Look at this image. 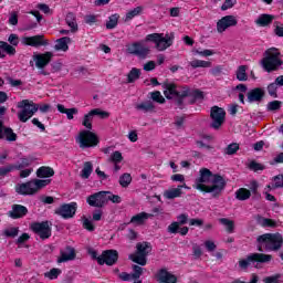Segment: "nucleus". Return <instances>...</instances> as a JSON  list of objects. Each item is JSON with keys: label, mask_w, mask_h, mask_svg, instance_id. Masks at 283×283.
<instances>
[{"label": "nucleus", "mask_w": 283, "mask_h": 283, "mask_svg": "<svg viewBox=\"0 0 283 283\" xmlns=\"http://www.w3.org/2000/svg\"><path fill=\"white\" fill-rule=\"evenodd\" d=\"M192 187L193 189L203 191L205 193L220 196L227 187V180H224V177L211 172L209 168H201L199 170V177L195 180Z\"/></svg>", "instance_id": "nucleus-1"}, {"label": "nucleus", "mask_w": 283, "mask_h": 283, "mask_svg": "<svg viewBox=\"0 0 283 283\" xmlns=\"http://www.w3.org/2000/svg\"><path fill=\"white\" fill-rule=\"evenodd\" d=\"M164 95L166 98H175L177 101L180 109H182V102L185 98H193V101H202L205 94L199 90H191L189 86H176L174 83H168L165 85Z\"/></svg>", "instance_id": "nucleus-2"}, {"label": "nucleus", "mask_w": 283, "mask_h": 283, "mask_svg": "<svg viewBox=\"0 0 283 283\" xmlns=\"http://www.w3.org/2000/svg\"><path fill=\"white\" fill-rule=\"evenodd\" d=\"M18 109V118L20 123H28L30 118L34 116L40 109L42 114H45L50 112V105L49 104H43V105H38L34 102H31L30 99H23L18 103L17 105Z\"/></svg>", "instance_id": "nucleus-3"}, {"label": "nucleus", "mask_w": 283, "mask_h": 283, "mask_svg": "<svg viewBox=\"0 0 283 283\" xmlns=\"http://www.w3.org/2000/svg\"><path fill=\"white\" fill-rule=\"evenodd\" d=\"M282 53H280V50L271 48L264 52L261 65L265 72H276V70L282 67Z\"/></svg>", "instance_id": "nucleus-4"}, {"label": "nucleus", "mask_w": 283, "mask_h": 283, "mask_svg": "<svg viewBox=\"0 0 283 283\" xmlns=\"http://www.w3.org/2000/svg\"><path fill=\"white\" fill-rule=\"evenodd\" d=\"M50 180L48 179H33L25 184H18L15 186V191L20 196H34L39 189H43V187H48Z\"/></svg>", "instance_id": "nucleus-5"}, {"label": "nucleus", "mask_w": 283, "mask_h": 283, "mask_svg": "<svg viewBox=\"0 0 283 283\" xmlns=\"http://www.w3.org/2000/svg\"><path fill=\"white\" fill-rule=\"evenodd\" d=\"M145 41L154 43L158 52H165L167 48L174 45V34L151 33L146 35Z\"/></svg>", "instance_id": "nucleus-6"}, {"label": "nucleus", "mask_w": 283, "mask_h": 283, "mask_svg": "<svg viewBox=\"0 0 283 283\" xmlns=\"http://www.w3.org/2000/svg\"><path fill=\"white\" fill-rule=\"evenodd\" d=\"M259 244H262L266 251H280L283 244L281 233H265L258 237Z\"/></svg>", "instance_id": "nucleus-7"}, {"label": "nucleus", "mask_w": 283, "mask_h": 283, "mask_svg": "<svg viewBox=\"0 0 283 283\" xmlns=\"http://www.w3.org/2000/svg\"><path fill=\"white\" fill-rule=\"evenodd\" d=\"M136 249V252L129 255V260L135 262V264H139V266H145L147 264V256L151 253V243L139 242Z\"/></svg>", "instance_id": "nucleus-8"}, {"label": "nucleus", "mask_w": 283, "mask_h": 283, "mask_svg": "<svg viewBox=\"0 0 283 283\" xmlns=\"http://www.w3.org/2000/svg\"><path fill=\"white\" fill-rule=\"evenodd\" d=\"M271 260H273L271 254L252 253L245 259L239 260L238 266L241 271H247L249 266H251V264H255V262H261L264 264L266 262H271Z\"/></svg>", "instance_id": "nucleus-9"}, {"label": "nucleus", "mask_w": 283, "mask_h": 283, "mask_svg": "<svg viewBox=\"0 0 283 283\" xmlns=\"http://www.w3.org/2000/svg\"><path fill=\"white\" fill-rule=\"evenodd\" d=\"M76 143H78L81 149H87L90 147H96L98 145V136L92 130H81Z\"/></svg>", "instance_id": "nucleus-10"}, {"label": "nucleus", "mask_w": 283, "mask_h": 283, "mask_svg": "<svg viewBox=\"0 0 283 283\" xmlns=\"http://www.w3.org/2000/svg\"><path fill=\"white\" fill-rule=\"evenodd\" d=\"M210 118L212 119V129H220L224 125L227 112L222 107L213 106L210 111Z\"/></svg>", "instance_id": "nucleus-11"}, {"label": "nucleus", "mask_w": 283, "mask_h": 283, "mask_svg": "<svg viewBox=\"0 0 283 283\" xmlns=\"http://www.w3.org/2000/svg\"><path fill=\"white\" fill-rule=\"evenodd\" d=\"M31 230L33 233H36L41 240H48V238H51L52 235V228L48 221L32 223Z\"/></svg>", "instance_id": "nucleus-12"}, {"label": "nucleus", "mask_w": 283, "mask_h": 283, "mask_svg": "<svg viewBox=\"0 0 283 283\" xmlns=\"http://www.w3.org/2000/svg\"><path fill=\"white\" fill-rule=\"evenodd\" d=\"M76 202L64 203L55 210V213L64 220H70V218H74V216H76Z\"/></svg>", "instance_id": "nucleus-13"}, {"label": "nucleus", "mask_w": 283, "mask_h": 283, "mask_svg": "<svg viewBox=\"0 0 283 283\" xmlns=\"http://www.w3.org/2000/svg\"><path fill=\"white\" fill-rule=\"evenodd\" d=\"M118 261V251L116 250H106L97 258V264L103 266V264H107V266H114Z\"/></svg>", "instance_id": "nucleus-14"}, {"label": "nucleus", "mask_w": 283, "mask_h": 283, "mask_svg": "<svg viewBox=\"0 0 283 283\" xmlns=\"http://www.w3.org/2000/svg\"><path fill=\"white\" fill-rule=\"evenodd\" d=\"M21 43L22 45H29L30 48H43L49 45L44 35L22 36Z\"/></svg>", "instance_id": "nucleus-15"}, {"label": "nucleus", "mask_w": 283, "mask_h": 283, "mask_svg": "<svg viewBox=\"0 0 283 283\" xmlns=\"http://www.w3.org/2000/svg\"><path fill=\"white\" fill-rule=\"evenodd\" d=\"M129 54H135L139 59H146L149 55V48L143 42H135L127 48Z\"/></svg>", "instance_id": "nucleus-16"}, {"label": "nucleus", "mask_w": 283, "mask_h": 283, "mask_svg": "<svg viewBox=\"0 0 283 283\" xmlns=\"http://www.w3.org/2000/svg\"><path fill=\"white\" fill-rule=\"evenodd\" d=\"M235 25H238V19L233 15H226L217 22V31L222 34L228 28H233Z\"/></svg>", "instance_id": "nucleus-17"}, {"label": "nucleus", "mask_w": 283, "mask_h": 283, "mask_svg": "<svg viewBox=\"0 0 283 283\" xmlns=\"http://www.w3.org/2000/svg\"><path fill=\"white\" fill-rule=\"evenodd\" d=\"M86 202L87 205H90V207H97V208L105 207V205H107V199L105 198V191H99L88 196L86 199Z\"/></svg>", "instance_id": "nucleus-18"}, {"label": "nucleus", "mask_w": 283, "mask_h": 283, "mask_svg": "<svg viewBox=\"0 0 283 283\" xmlns=\"http://www.w3.org/2000/svg\"><path fill=\"white\" fill-rule=\"evenodd\" d=\"M52 56H54L52 52L39 53L33 55L35 66L39 70H43V67H46L50 64V61H52Z\"/></svg>", "instance_id": "nucleus-19"}, {"label": "nucleus", "mask_w": 283, "mask_h": 283, "mask_svg": "<svg viewBox=\"0 0 283 283\" xmlns=\"http://www.w3.org/2000/svg\"><path fill=\"white\" fill-rule=\"evenodd\" d=\"M76 258V251L72 247H66L60 252L57 258V264H63V262H70Z\"/></svg>", "instance_id": "nucleus-20"}, {"label": "nucleus", "mask_w": 283, "mask_h": 283, "mask_svg": "<svg viewBox=\"0 0 283 283\" xmlns=\"http://www.w3.org/2000/svg\"><path fill=\"white\" fill-rule=\"evenodd\" d=\"M157 279L158 282L160 283H176L178 282V277L174 274H171L170 272H168L167 270H160L157 273Z\"/></svg>", "instance_id": "nucleus-21"}, {"label": "nucleus", "mask_w": 283, "mask_h": 283, "mask_svg": "<svg viewBox=\"0 0 283 283\" xmlns=\"http://www.w3.org/2000/svg\"><path fill=\"white\" fill-rule=\"evenodd\" d=\"M27 214H28V208H25V206H21V205H13L12 210L9 211V216L13 220L23 218V216H27Z\"/></svg>", "instance_id": "nucleus-22"}, {"label": "nucleus", "mask_w": 283, "mask_h": 283, "mask_svg": "<svg viewBox=\"0 0 283 283\" xmlns=\"http://www.w3.org/2000/svg\"><path fill=\"white\" fill-rule=\"evenodd\" d=\"M149 218H154V214L147 212H140L132 217L130 223L136 224L137 227L143 226Z\"/></svg>", "instance_id": "nucleus-23"}, {"label": "nucleus", "mask_w": 283, "mask_h": 283, "mask_svg": "<svg viewBox=\"0 0 283 283\" xmlns=\"http://www.w3.org/2000/svg\"><path fill=\"white\" fill-rule=\"evenodd\" d=\"M6 54H9V56H14L17 54V49L8 44V42L0 41V59H4Z\"/></svg>", "instance_id": "nucleus-24"}, {"label": "nucleus", "mask_w": 283, "mask_h": 283, "mask_svg": "<svg viewBox=\"0 0 283 283\" xmlns=\"http://www.w3.org/2000/svg\"><path fill=\"white\" fill-rule=\"evenodd\" d=\"M137 112H144V114L156 112V105L151 101H145L135 105Z\"/></svg>", "instance_id": "nucleus-25"}, {"label": "nucleus", "mask_w": 283, "mask_h": 283, "mask_svg": "<svg viewBox=\"0 0 283 283\" xmlns=\"http://www.w3.org/2000/svg\"><path fill=\"white\" fill-rule=\"evenodd\" d=\"M263 97H264V90L262 88H254L248 92L249 103H258L262 101Z\"/></svg>", "instance_id": "nucleus-26"}, {"label": "nucleus", "mask_w": 283, "mask_h": 283, "mask_svg": "<svg viewBox=\"0 0 283 283\" xmlns=\"http://www.w3.org/2000/svg\"><path fill=\"white\" fill-rule=\"evenodd\" d=\"M70 43H72V40L69 36L57 39L54 50H56L57 52H67V50H70Z\"/></svg>", "instance_id": "nucleus-27"}, {"label": "nucleus", "mask_w": 283, "mask_h": 283, "mask_svg": "<svg viewBox=\"0 0 283 283\" xmlns=\"http://www.w3.org/2000/svg\"><path fill=\"white\" fill-rule=\"evenodd\" d=\"M273 19H275L274 15L263 13L258 17L254 23H256L259 28H266V25H271L273 23Z\"/></svg>", "instance_id": "nucleus-28"}, {"label": "nucleus", "mask_w": 283, "mask_h": 283, "mask_svg": "<svg viewBox=\"0 0 283 283\" xmlns=\"http://www.w3.org/2000/svg\"><path fill=\"white\" fill-rule=\"evenodd\" d=\"M57 112H60V114H65L67 120H74V116L76 114H78V108L73 107V108H65V106L63 104H57Z\"/></svg>", "instance_id": "nucleus-29"}, {"label": "nucleus", "mask_w": 283, "mask_h": 283, "mask_svg": "<svg viewBox=\"0 0 283 283\" xmlns=\"http://www.w3.org/2000/svg\"><path fill=\"white\" fill-rule=\"evenodd\" d=\"M182 197V190H180V187L177 186V188H169L164 191V198L166 200H175V198H181Z\"/></svg>", "instance_id": "nucleus-30"}, {"label": "nucleus", "mask_w": 283, "mask_h": 283, "mask_svg": "<svg viewBox=\"0 0 283 283\" xmlns=\"http://www.w3.org/2000/svg\"><path fill=\"white\" fill-rule=\"evenodd\" d=\"M93 171H94V165H92V161H85L80 176L83 180H87V178L92 176Z\"/></svg>", "instance_id": "nucleus-31"}, {"label": "nucleus", "mask_w": 283, "mask_h": 283, "mask_svg": "<svg viewBox=\"0 0 283 283\" xmlns=\"http://www.w3.org/2000/svg\"><path fill=\"white\" fill-rule=\"evenodd\" d=\"M143 10H145V8L140 6L129 10L126 12L124 21H132V19H135V17H140V14H143Z\"/></svg>", "instance_id": "nucleus-32"}, {"label": "nucleus", "mask_w": 283, "mask_h": 283, "mask_svg": "<svg viewBox=\"0 0 283 283\" xmlns=\"http://www.w3.org/2000/svg\"><path fill=\"white\" fill-rule=\"evenodd\" d=\"M38 178H52L54 176V169L42 166L36 171Z\"/></svg>", "instance_id": "nucleus-33"}, {"label": "nucleus", "mask_w": 283, "mask_h": 283, "mask_svg": "<svg viewBox=\"0 0 283 283\" xmlns=\"http://www.w3.org/2000/svg\"><path fill=\"white\" fill-rule=\"evenodd\" d=\"M36 160L34 157H25L20 159L17 165H13L14 169H25V167H30Z\"/></svg>", "instance_id": "nucleus-34"}, {"label": "nucleus", "mask_w": 283, "mask_h": 283, "mask_svg": "<svg viewBox=\"0 0 283 283\" xmlns=\"http://www.w3.org/2000/svg\"><path fill=\"white\" fill-rule=\"evenodd\" d=\"M256 222H258V224H260V227H265V228L270 227L272 229L277 227V222H275V220L266 219V218L260 217V216H258Z\"/></svg>", "instance_id": "nucleus-35"}, {"label": "nucleus", "mask_w": 283, "mask_h": 283, "mask_svg": "<svg viewBox=\"0 0 283 283\" xmlns=\"http://www.w3.org/2000/svg\"><path fill=\"white\" fill-rule=\"evenodd\" d=\"M92 123H94V115L92 111H90L87 114H85L82 118V125L88 130H92Z\"/></svg>", "instance_id": "nucleus-36"}, {"label": "nucleus", "mask_w": 283, "mask_h": 283, "mask_svg": "<svg viewBox=\"0 0 283 283\" xmlns=\"http://www.w3.org/2000/svg\"><path fill=\"white\" fill-rule=\"evenodd\" d=\"M283 188V175H277L273 178L272 185H268L266 189L268 191H271V189H280Z\"/></svg>", "instance_id": "nucleus-37"}, {"label": "nucleus", "mask_w": 283, "mask_h": 283, "mask_svg": "<svg viewBox=\"0 0 283 283\" xmlns=\"http://www.w3.org/2000/svg\"><path fill=\"white\" fill-rule=\"evenodd\" d=\"M235 198L237 200H249V198H251V190L247 189V188H240L235 191Z\"/></svg>", "instance_id": "nucleus-38"}, {"label": "nucleus", "mask_w": 283, "mask_h": 283, "mask_svg": "<svg viewBox=\"0 0 283 283\" xmlns=\"http://www.w3.org/2000/svg\"><path fill=\"white\" fill-rule=\"evenodd\" d=\"M140 78V69L133 67L127 74V83H136Z\"/></svg>", "instance_id": "nucleus-39"}, {"label": "nucleus", "mask_w": 283, "mask_h": 283, "mask_svg": "<svg viewBox=\"0 0 283 283\" xmlns=\"http://www.w3.org/2000/svg\"><path fill=\"white\" fill-rule=\"evenodd\" d=\"M247 70H248L247 65H240L237 69L235 76H237L238 81H248L249 80V75H247Z\"/></svg>", "instance_id": "nucleus-40"}, {"label": "nucleus", "mask_w": 283, "mask_h": 283, "mask_svg": "<svg viewBox=\"0 0 283 283\" xmlns=\"http://www.w3.org/2000/svg\"><path fill=\"white\" fill-rule=\"evenodd\" d=\"M219 222H220V224L226 227V230L228 231V233H233V231L235 229V222H233V220H230L227 218H221V219H219Z\"/></svg>", "instance_id": "nucleus-41"}, {"label": "nucleus", "mask_w": 283, "mask_h": 283, "mask_svg": "<svg viewBox=\"0 0 283 283\" xmlns=\"http://www.w3.org/2000/svg\"><path fill=\"white\" fill-rule=\"evenodd\" d=\"M2 138H6L10 143H14V140H17V134L12 128L4 127L2 128Z\"/></svg>", "instance_id": "nucleus-42"}, {"label": "nucleus", "mask_w": 283, "mask_h": 283, "mask_svg": "<svg viewBox=\"0 0 283 283\" xmlns=\"http://www.w3.org/2000/svg\"><path fill=\"white\" fill-rule=\"evenodd\" d=\"M189 65H191L193 67V70L198 69V67H211V62L210 61H205V60H192L189 62Z\"/></svg>", "instance_id": "nucleus-43"}, {"label": "nucleus", "mask_w": 283, "mask_h": 283, "mask_svg": "<svg viewBox=\"0 0 283 283\" xmlns=\"http://www.w3.org/2000/svg\"><path fill=\"white\" fill-rule=\"evenodd\" d=\"M105 199H106V202H113L114 205H120V202H123V199L120 198V196L118 195H114L109 191H105Z\"/></svg>", "instance_id": "nucleus-44"}, {"label": "nucleus", "mask_w": 283, "mask_h": 283, "mask_svg": "<svg viewBox=\"0 0 283 283\" xmlns=\"http://www.w3.org/2000/svg\"><path fill=\"white\" fill-rule=\"evenodd\" d=\"M149 96L154 103H159V105H163L165 103V97L159 91L150 92Z\"/></svg>", "instance_id": "nucleus-45"}, {"label": "nucleus", "mask_w": 283, "mask_h": 283, "mask_svg": "<svg viewBox=\"0 0 283 283\" xmlns=\"http://www.w3.org/2000/svg\"><path fill=\"white\" fill-rule=\"evenodd\" d=\"M61 273V269L53 268L49 272L44 273V277H48L49 280H56Z\"/></svg>", "instance_id": "nucleus-46"}, {"label": "nucleus", "mask_w": 283, "mask_h": 283, "mask_svg": "<svg viewBox=\"0 0 283 283\" xmlns=\"http://www.w3.org/2000/svg\"><path fill=\"white\" fill-rule=\"evenodd\" d=\"M277 87H280V83H277V77H276L274 83H271L268 86V92H269L270 96L277 98Z\"/></svg>", "instance_id": "nucleus-47"}, {"label": "nucleus", "mask_w": 283, "mask_h": 283, "mask_svg": "<svg viewBox=\"0 0 283 283\" xmlns=\"http://www.w3.org/2000/svg\"><path fill=\"white\" fill-rule=\"evenodd\" d=\"M120 187L127 188L128 185H132V175L125 172L119 177Z\"/></svg>", "instance_id": "nucleus-48"}, {"label": "nucleus", "mask_w": 283, "mask_h": 283, "mask_svg": "<svg viewBox=\"0 0 283 283\" xmlns=\"http://www.w3.org/2000/svg\"><path fill=\"white\" fill-rule=\"evenodd\" d=\"M263 283H283L282 274H274L263 279Z\"/></svg>", "instance_id": "nucleus-49"}, {"label": "nucleus", "mask_w": 283, "mask_h": 283, "mask_svg": "<svg viewBox=\"0 0 283 283\" xmlns=\"http://www.w3.org/2000/svg\"><path fill=\"white\" fill-rule=\"evenodd\" d=\"M66 23L71 28L72 32H76L78 27L76 24V20L74 19V14L69 13L66 15Z\"/></svg>", "instance_id": "nucleus-50"}, {"label": "nucleus", "mask_w": 283, "mask_h": 283, "mask_svg": "<svg viewBox=\"0 0 283 283\" xmlns=\"http://www.w3.org/2000/svg\"><path fill=\"white\" fill-rule=\"evenodd\" d=\"M116 25H118V15L113 14L109 17V20L106 23V28H107V30H114V28H116Z\"/></svg>", "instance_id": "nucleus-51"}, {"label": "nucleus", "mask_w": 283, "mask_h": 283, "mask_svg": "<svg viewBox=\"0 0 283 283\" xmlns=\"http://www.w3.org/2000/svg\"><path fill=\"white\" fill-rule=\"evenodd\" d=\"M91 113L93 114V117L99 116V118H109V113L101 108L91 109Z\"/></svg>", "instance_id": "nucleus-52"}, {"label": "nucleus", "mask_w": 283, "mask_h": 283, "mask_svg": "<svg viewBox=\"0 0 283 283\" xmlns=\"http://www.w3.org/2000/svg\"><path fill=\"white\" fill-rule=\"evenodd\" d=\"M144 269L139 265H133V273L130 274L133 280H139L140 275H143Z\"/></svg>", "instance_id": "nucleus-53"}, {"label": "nucleus", "mask_w": 283, "mask_h": 283, "mask_svg": "<svg viewBox=\"0 0 283 283\" xmlns=\"http://www.w3.org/2000/svg\"><path fill=\"white\" fill-rule=\"evenodd\" d=\"M111 161L114 163V165H118V163H123V154L118 150L114 151L111 155Z\"/></svg>", "instance_id": "nucleus-54"}, {"label": "nucleus", "mask_w": 283, "mask_h": 283, "mask_svg": "<svg viewBox=\"0 0 283 283\" xmlns=\"http://www.w3.org/2000/svg\"><path fill=\"white\" fill-rule=\"evenodd\" d=\"M238 149H240V145L238 144H230L224 153L228 155V156H233V154H235L238 151Z\"/></svg>", "instance_id": "nucleus-55"}, {"label": "nucleus", "mask_w": 283, "mask_h": 283, "mask_svg": "<svg viewBox=\"0 0 283 283\" xmlns=\"http://www.w3.org/2000/svg\"><path fill=\"white\" fill-rule=\"evenodd\" d=\"M280 107H282V102H280V101H272L268 104V109L270 112H277V109H280Z\"/></svg>", "instance_id": "nucleus-56"}, {"label": "nucleus", "mask_w": 283, "mask_h": 283, "mask_svg": "<svg viewBox=\"0 0 283 283\" xmlns=\"http://www.w3.org/2000/svg\"><path fill=\"white\" fill-rule=\"evenodd\" d=\"M3 233L7 238H17L19 235V228H8Z\"/></svg>", "instance_id": "nucleus-57"}, {"label": "nucleus", "mask_w": 283, "mask_h": 283, "mask_svg": "<svg viewBox=\"0 0 283 283\" xmlns=\"http://www.w3.org/2000/svg\"><path fill=\"white\" fill-rule=\"evenodd\" d=\"M249 169H251L252 171H263L264 166L262 164L256 163V161H251L249 164Z\"/></svg>", "instance_id": "nucleus-58"}, {"label": "nucleus", "mask_w": 283, "mask_h": 283, "mask_svg": "<svg viewBox=\"0 0 283 283\" xmlns=\"http://www.w3.org/2000/svg\"><path fill=\"white\" fill-rule=\"evenodd\" d=\"M8 42L10 43V45L12 46H17L19 45V35L11 33L8 38Z\"/></svg>", "instance_id": "nucleus-59"}, {"label": "nucleus", "mask_w": 283, "mask_h": 283, "mask_svg": "<svg viewBox=\"0 0 283 283\" xmlns=\"http://www.w3.org/2000/svg\"><path fill=\"white\" fill-rule=\"evenodd\" d=\"M83 227L84 229H86L87 231H94V222H92V220L84 218L83 219Z\"/></svg>", "instance_id": "nucleus-60"}, {"label": "nucleus", "mask_w": 283, "mask_h": 283, "mask_svg": "<svg viewBox=\"0 0 283 283\" xmlns=\"http://www.w3.org/2000/svg\"><path fill=\"white\" fill-rule=\"evenodd\" d=\"M205 248L207 249V251H209V253H211V252L216 251L217 245L213 241L207 240V241H205Z\"/></svg>", "instance_id": "nucleus-61"}, {"label": "nucleus", "mask_w": 283, "mask_h": 283, "mask_svg": "<svg viewBox=\"0 0 283 283\" xmlns=\"http://www.w3.org/2000/svg\"><path fill=\"white\" fill-rule=\"evenodd\" d=\"M10 171H14V165H9L0 168V176H6L10 174Z\"/></svg>", "instance_id": "nucleus-62"}, {"label": "nucleus", "mask_w": 283, "mask_h": 283, "mask_svg": "<svg viewBox=\"0 0 283 283\" xmlns=\"http://www.w3.org/2000/svg\"><path fill=\"white\" fill-rule=\"evenodd\" d=\"M259 281H260V276H258V274H252L250 282H244V281H240V279H237L232 283H258Z\"/></svg>", "instance_id": "nucleus-63"}, {"label": "nucleus", "mask_w": 283, "mask_h": 283, "mask_svg": "<svg viewBox=\"0 0 283 283\" xmlns=\"http://www.w3.org/2000/svg\"><path fill=\"white\" fill-rule=\"evenodd\" d=\"M274 32H275L276 36H283V24L280 22H276Z\"/></svg>", "instance_id": "nucleus-64"}]
</instances>
